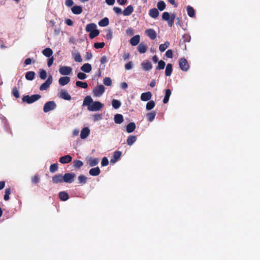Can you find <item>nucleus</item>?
<instances>
[{
    "label": "nucleus",
    "mask_w": 260,
    "mask_h": 260,
    "mask_svg": "<svg viewBox=\"0 0 260 260\" xmlns=\"http://www.w3.org/2000/svg\"><path fill=\"white\" fill-rule=\"evenodd\" d=\"M41 98V96L40 94H33L31 96L26 95L22 97V101L24 103L30 104L38 101Z\"/></svg>",
    "instance_id": "obj_1"
},
{
    "label": "nucleus",
    "mask_w": 260,
    "mask_h": 260,
    "mask_svg": "<svg viewBox=\"0 0 260 260\" xmlns=\"http://www.w3.org/2000/svg\"><path fill=\"white\" fill-rule=\"evenodd\" d=\"M56 107V104L53 101L47 102L45 104L43 107V111L45 113H47L50 111L55 109Z\"/></svg>",
    "instance_id": "obj_2"
},
{
    "label": "nucleus",
    "mask_w": 260,
    "mask_h": 260,
    "mask_svg": "<svg viewBox=\"0 0 260 260\" xmlns=\"http://www.w3.org/2000/svg\"><path fill=\"white\" fill-rule=\"evenodd\" d=\"M179 65L180 69L183 71H187L189 68V64L187 60L184 58H181L179 60Z\"/></svg>",
    "instance_id": "obj_3"
},
{
    "label": "nucleus",
    "mask_w": 260,
    "mask_h": 260,
    "mask_svg": "<svg viewBox=\"0 0 260 260\" xmlns=\"http://www.w3.org/2000/svg\"><path fill=\"white\" fill-rule=\"evenodd\" d=\"M104 107V104H102L99 101L93 102L89 107L87 108V109L90 111H97L100 110Z\"/></svg>",
    "instance_id": "obj_4"
},
{
    "label": "nucleus",
    "mask_w": 260,
    "mask_h": 260,
    "mask_svg": "<svg viewBox=\"0 0 260 260\" xmlns=\"http://www.w3.org/2000/svg\"><path fill=\"white\" fill-rule=\"evenodd\" d=\"M105 87L103 85H98L95 87L92 91L94 96L100 97L105 92Z\"/></svg>",
    "instance_id": "obj_5"
},
{
    "label": "nucleus",
    "mask_w": 260,
    "mask_h": 260,
    "mask_svg": "<svg viewBox=\"0 0 260 260\" xmlns=\"http://www.w3.org/2000/svg\"><path fill=\"white\" fill-rule=\"evenodd\" d=\"M75 177L76 174L74 173H66L63 175V182L72 183L74 182Z\"/></svg>",
    "instance_id": "obj_6"
},
{
    "label": "nucleus",
    "mask_w": 260,
    "mask_h": 260,
    "mask_svg": "<svg viewBox=\"0 0 260 260\" xmlns=\"http://www.w3.org/2000/svg\"><path fill=\"white\" fill-rule=\"evenodd\" d=\"M72 71V68L69 66H60L59 69V73L66 76L70 75Z\"/></svg>",
    "instance_id": "obj_7"
},
{
    "label": "nucleus",
    "mask_w": 260,
    "mask_h": 260,
    "mask_svg": "<svg viewBox=\"0 0 260 260\" xmlns=\"http://www.w3.org/2000/svg\"><path fill=\"white\" fill-rule=\"evenodd\" d=\"M52 83V77L49 75L47 80L43 83L40 87V90L41 91L47 90Z\"/></svg>",
    "instance_id": "obj_8"
},
{
    "label": "nucleus",
    "mask_w": 260,
    "mask_h": 260,
    "mask_svg": "<svg viewBox=\"0 0 260 260\" xmlns=\"http://www.w3.org/2000/svg\"><path fill=\"white\" fill-rule=\"evenodd\" d=\"M63 175L61 174H56L52 177V181L54 184L61 183L63 182Z\"/></svg>",
    "instance_id": "obj_9"
},
{
    "label": "nucleus",
    "mask_w": 260,
    "mask_h": 260,
    "mask_svg": "<svg viewBox=\"0 0 260 260\" xmlns=\"http://www.w3.org/2000/svg\"><path fill=\"white\" fill-rule=\"evenodd\" d=\"M141 66L143 70L147 71L151 70L152 65L150 61L145 60L141 63Z\"/></svg>",
    "instance_id": "obj_10"
},
{
    "label": "nucleus",
    "mask_w": 260,
    "mask_h": 260,
    "mask_svg": "<svg viewBox=\"0 0 260 260\" xmlns=\"http://www.w3.org/2000/svg\"><path fill=\"white\" fill-rule=\"evenodd\" d=\"M90 134V129L87 127H85L81 131L80 138L82 139H86Z\"/></svg>",
    "instance_id": "obj_11"
},
{
    "label": "nucleus",
    "mask_w": 260,
    "mask_h": 260,
    "mask_svg": "<svg viewBox=\"0 0 260 260\" xmlns=\"http://www.w3.org/2000/svg\"><path fill=\"white\" fill-rule=\"evenodd\" d=\"M152 97V93L150 91L143 92L141 95V100L142 101H149Z\"/></svg>",
    "instance_id": "obj_12"
},
{
    "label": "nucleus",
    "mask_w": 260,
    "mask_h": 260,
    "mask_svg": "<svg viewBox=\"0 0 260 260\" xmlns=\"http://www.w3.org/2000/svg\"><path fill=\"white\" fill-rule=\"evenodd\" d=\"M72 160V157L70 155H66L59 158V162L61 164H68Z\"/></svg>",
    "instance_id": "obj_13"
},
{
    "label": "nucleus",
    "mask_w": 260,
    "mask_h": 260,
    "mask_svg": "<svg viewBox=\"0 0 260 260\" xmlns=\"http://www.w3.org/2000/svg\"><path fill=\"white\" fill-rule=\"evenodd\" d=\"M146 34L152 40L156 38V32L153 29H148L145 30Z\"/></svg>",
    "instance_id": "obj_14"
},
{
    "label": "nucleus",
    "mask_w": 260,
    "mask_h": 260,
    "mask_svg": "<svg viewBox=\"0 0 260 260\" xmlns=\"http://www.w3.org/2000/svg\"><path fill=\"white\" fill-rule=\"evenodd\" d=\"M70 81V78L68 76L60 77L58 80L59 84L61 86L68 84Z\"/></svg>",
    "instance_id": "obj_15"
},
{
    "label": "nucleus",
    "mask_w": 260,
    "mask_h": 260,
    "mask_svg": "<svg viewBox=\"0 0 260 260\" xmlns=\"http://www.w3.org/2000/svg\"><path fill=\"white\" fill-rule=\"evenodd\" d=\"M93 103V101L91 97L89 95H87L84 99L83 106H87L88 107H89L90 106H91V104Z\"/></svg>",
    "instance_id": "obj_16"
},
{
    "label": "nucleus",
    "mask_w": 260,
    "mask_h": 260,
    "mask_svg": "<svg viewBox=\"0 0 260 260\" xmlns=\"http://www.w3.org/2000/svg\"><path fill=\"white\" fill-rule=\"evenodd\" d=\"M137 49L140 53H144L147 51L148 47L145 43L142 42L139 44Z\"/></svg>",
    "instance_id": "obj_17"
},
{
    "label": "nucleus",
    "mask_w": 260,
    "mask_h": 260,
    "mask_svg": "<svg viewBox=\"0 0 260 260\" xmlns=\"http://www.w3.org/2000/svg\"><path fill=\"white\" fill-rule=\"evenodd\" d=\"M121 156V152L119 151H116L114 152L112 158L110 160L111 163L116 162Z\"/></svg>",
    "instance_id": "obj_18"
},
{
    "label": "nucleus",
    "mask_w": 260,
    "mask_h": 260,
    "mask_svg": "<svg viewBox=\"0 0 260 260\" xmlns=\"http://www.w3.org/2000/svg\"><path fill=\"white\" fill-rule=\"evenodd\" d=\"M140 41V36L139 35H137L132 38L130 40L129 42L132 46H136L139 43Z\"/></svg>",
    "instance_id": "obj_19"
},
{
    "label": "nucleus",
    "mask_w": 260,
    "mask_h": 260,
    "mask_svg": "<svg viewBox=\"0 0 260 260\" xmlns=\"http://www.w3.org/2000/svg\"><path fill=\"white\" fill-rule=\"evenodd\" d=\"M59 97L62 99L68 101H70L71 99V97L70 94L64 90H61L60 91Z\"/></svg>",
    "instance_id": "obj_20"
},
{
    "label": "nucleus",
    "mask_w": 260,
    "mask_h": 260,
    "mask_svg": "<svg viewBox=\"0 0 260 260\" xmlns=\"http://www.w3.org/2000/svg\"><path fill=\"white\" fill-rule=\"evenodd\" d=\"M134 11V8L132 5H129L122 11V13L124 16L130 15Z\"/></svg>",
    "instance_id": "obj_21"
},
{
    "label": "nucleus",
    "mask_w": 260,
    "mask_h": 260,
    "mask_svg": "<svg viewBox=\"0 0 260 260\" xmlns=\"http://www.w3.org/2000/svg\"><path fill=\"white\" fill-rule=\"evenodd\" d=\"M100 173L101 170L98 167L92 168L89 171V174L92 176H98Z\"/></svg>",
    "instance_id": "obj_22"
},
{
    "label": "nucleus",
    "mask_w": 260,
    "mask_h": 260,
    "mask_svg": "<svg viewBox=\"0 0 260 260\" xmlns=\"http://www.w3.org/2000/svg\"><path fill=\"white\" fill-rule=\"evenodd\" d=\"M149 16L153 18H156L159 15V12L156 8H153L149 10Z\"/></svg>",
    "instance_id": "obj_23"
},
{
    "label": "nucleus",
    "mask_w": 260,
    "mask_h": 260,
    "mask_svg": "<svg viewBox=\"0 0 260 260\" xmlns=\"http://www.w3.org/2000/svg\"><path fill=\"white\" fill-rule=\"evenodd\" d=\"M91 66L89 63H84L81 67V71L85 73H89L91 71Z\"/></svg>",
    "instance_id": "obj_24"
},
{
    "label": "nucleus",
    "mask_w": 260,
    "mask_h": 260,
    "mask_svg": "<svg viewBox=\"0 0 260 260\" xmlns=\"http://www.w3.org/2000/svg\"><path fill=\"white\" fill-rule=\"evenodd\" d=\"M136 128V124L134 122H130L127 125L126 127V132L128 133H131L133 132Z\"/></svg>",
    "instance_id": "obj_25"
},
{
    "label": "nucleus",
    "mask_w": 260,
    "mask_h": 260,
    "mask_svg": "<svg viewBox=\"0 0 260 260\" xmlns=\"http://www.w3.org/2000/svg\"><path fill=\"white\" fill-rule=\"evenodd\" d=\"M35 73L33 71H28L25 73V77L26 80L32 81L34 79L35 77Z\"/></svg>",
    "instance_id": "obj_26"
},
{
    "label": "nucleus",
    "mask_w": 260,
    "mask_h": 260,
    "mask_svg": "<svg viewBox=\"0 0 260 260\" xmlns=\"http://www.w3.org/2000/svg\"><path fill=\"white\" fill-rule=\"evenodd\" d=\"M58 196L60 200L66 201L69 198L68 193L66 191H61L59 193Z\"/></svg>",
    "instance_id": "obj_27"
},
{
    "label": "nucleus",
    "mask_w": 260,
    "mask_h": 260,
    "mask_svg": "<svg viewBox=\"0 0 260 260\" xmlns=\"http://www.w3.org/2000/svg\"><path fill=\"white\" fill-rule=\"evenodd\" d=\"M114 121L116 124H120L123 121V116L120 114H116L114 116Z\"/></svg>",
    "instance_id": "obj_28"
},
{
    "label": "nucleus",
    "mask_w": 260,
    "mask_h": 260,
    "mask_svg": "<svg viewBox=\"0 0 260 260\" xmlns=\"http://www.w3.org/2000/svg\"><path fill=\"white\" fill-rule=\"evenodd\" d=\"M72 11L74 14H80L82 13L83 10L81 7L74 6L72 8Z\"/></svg>",
    "instance_id": "obj_29"
},
{
    "label": "nucleus",
    "mask_w": 260,
    "mask_h": 260,
    "mask_svg": "<svg viewBox=\"0 0 260 260\" xmlns=\"http://www.w3.org/2000/svg\"><path fill=\"white\" fill-rule=\"evenodd\" d=\"M171 94V91L169 89L165 90V95L163 99V103L167 104L169 102V98Z\"/></svg>",
    "instance_id": "obj_30"
},
{
    "label": "nucleus",
    "mask_w": 260,
    "mask_h": 260,
    "mask_svg": "<svg viewBox=\"0 0 260 260\" xmlns=\"http://www.w3.org/2000/svg\"><path fill=\"white\" fill-rule=\"evenodd\" d=\"M99 25L102 27L107 26L109 24V19L107 17H105L99 22Z\"/></svg>",
    "instance_id": "obj_31"
},
{
    "label": "nucleus",
    "mask_w": 260,
    "mask_h": 260,
    "mask_svg": "<svg viewBox=\"0 0 260 260\" xmlns=\"http://www.w3.org/2000/svg\"><path fill=\"white\" fill-rule=\"evenodd\" d=\"M96 29V25L95 23H90L86 25V31L87 32H91Z\"/></svg>",
    "instance_id": "obj_32"
},
{
    "label": "nucleus",
    "mask_w": 260,
    "mask_h": 260,
    "mask_svg": "<svg viewBox=\"0 0 260 260\" xmlns=\"http://www.w3.org/2000/svg\"><path fill=\"white\" fill-rule=\"evenodd\" d=\"M173 68L171 63H168L165 70V75L166 76H170L172 72Z\"/></svg>",
    "instance_id": "obj_33"
},
{
    "label": "nucleus",
    "mask_w": 260,
    "mask_h": 260,
    "mask_svg": "<svg viewBox=\"0 0 260 260\" xmlns=\"http://www.w3.org/2000/svg\"><path fill=\"white\" fill-rule=\"evenodd\" d=\"M136 140H137L136 136H129V137H128V138L127 139L126 143L128 145L131 146L136 141Z\"/></svg>",
    "instance_id": "obj_34"
},
{
    "label": "nucleus",
    "mask_w": 260,
    "mask_h": 260,
    "mask_svg": "<svg viewBox=\"0 0 260 260\" xmlns=\"http://www.w3.org/2000/svg\"><path fill=\"white\" fill-rule=\"evenodd\" d=\"M155 116L156 112L155 111H151L146 114L147 120L150 122L152 121L154 119Z\"/></svg>",
    "instance_id": "obj_35"
},
{
    "label": "nucleus",
    "mask_w": 260,
    "mask_h": 260,
    "mask_svg": "<svg viewBox=\"0 0 260 260\" xmlns=\"http://www.w3.org/2000/svg\"><path fill=\"white\" fill-rule=\"evenodd\" d=\"M186 10L187 14L189 17H193L195 16L194 10L191 6H188L186 8Z\"/></svg>",
    "instance_id": "obj_36"
},
{
    "label": "nucleus",
    "mask_w": 260,
    "mask_h": 260,
    "mask_svg": "<svg viewBox=\"0 0 260 260\" xmlns=\"http://www.w3.org/2000/svg\"><path fill=\"white\" fill-rule=\"evenodd\" d=\"M42 53L44 56L50 57L52 55L53 51L50 48H46L43 50Z\"/></svg>",
    "instance_id": "obj_37"
},
{
    "label": "nucleus",
    "mask_w": 260,
    "mask_h": 260,
    "mask_svg": "<svg viewBox=\"0 0 260 260\" xmlns=\"http://www.w3.org/2000/svg\"><path fill=\"white\" fill-rule=\"evenodd\" d=\"M99 162V159L98 158L90 157L89 159V164L90 167H94L97 165Z\"/></svg>",
    "instance_id": "obj_38"
},
{
    "label": "nucleus",
    "mask_w": 260,
    "mask_h": 260,
    "mask_svg": "<svg viewBox=\"0 0 260 260\" xmlns=\"http://www.w3.org/2000/svg\"><path fill=\"white\" fill-rule=\"evenodd\" d=\"M73 163V167L76 169H80L83 165V162L80 160H74Z\"/></svg>",
    "instance_id": "obj_39"
},
{
    "label": "nucleus",
    "mask_w": 260,
    "mask_h": 260,
    "mask_svg": "<svg viewBox=\"0 0 260 260\" xmlns=\"http://www.w3.org/2000/svg\"><path fill=\"white\" fill-rule=\"evenodd\" d=\"M78 183L81 184H85L87 182V177L83 175H81L78 177Z\"/></svg>",
    "instance_id": "obj_40"
},
{
    "label": "nucleus",
    "mask_w": 260,
    "mask_h": 260,
    "mask_svg": "<svg viewBox=\"0 0 260 260\" xmlns=\"http://www.w3.org/2000/svg\"><path fill=\"white\" fill-rule=\"evenodd\" d=\"M74 59L75 61L78 62H81L82 61V59L80 54L79 52H77L73 54Z\"/></svg>",
    "instance_id": "obj_41"
},
{
    "label": "nucleus",
    "mask_w": 260,
    "mask_h": 260,
    "mask_svg": "<svg viewBox=\"0 0 260 260\" xmlns=\"http://www.w3.org/2000/svg\"><path fill=\"white\" fill-rule=\"evenodd\" d=\"M112 105L114 109H118L121 106V102L117 100H113L112 101Z\"/></svg>",
    "instance_id": "obj_42"
},
{
    "label": "nucleus",
    "mask_w": 260,
    "mask_h": 260,
    "mask_svg": "<svg viewBox=\"0 0 260 260\" xmlns=\"http://www.w3.org/2000/svg\"><path fill=\"white\" fill-rule=\"evenodd\" d=\"M76 85L77 87H81L82 88H87L88 87V84L86 82H83L81 81H77L76 82Z\"/></svg>",
    "instance_id": "obj_43"
},
{
    "label": "nucleus",
    "mask_w": 260,
    "mask_h": 260,
    "mask_svg": "<svg viewBox=\"0 0 260 260\" xmlns=\"http://www.w3.org/2000/svg\"><path fill=\"white\" fill-rule=\"evenodd\" d=\"M170 43L169 42H166L164 44H160L159 47V49L161 52H164L169 46Z\"/></svg>",
    "instance_id": "obj_44"
},
{
    "label": "nucleus",
    "mask_w": 260,
    "mask_h": 260,
    "mask_svg": "<svg viewBox=\"0 0 260 260\" xmlns=\"http://www.w3.org/2000/svg\"><path fill=\"white\" fill-rule=\"evenodd\" d=\"M166 63L164 61L161 60L158 62V66L156 67V69L157 70H162L165 68Z\"/></svg>",
    "instance_id": "obj_45"
},
{
    "label": "nucleus",
    "mask_w": 260,
    "mask_h": 260,
    "mask_svg": "<svg viewBox=\"0 0 260 260\" xmlns=\"http://www.w3.org/2000/svg\"><path fill=\"white\" fill-rule=\"evenodd\" d=\"M157 7L160 11H163L166 8V4L164 1H159L157 3Z\"/></svg>",
    "instance_id": "obj_46"
},
{
    "label": "nucleus",
    "mask_w": 260,
    "mask_h": 260,
    "mask_svg": "<svg viewBox=\"0 0 260 260\" xmlns=\"http://www.w3.org/2000/svg\"><path fill=\"white\" fill-rule=\"evenodd\" d=\"M155 106V102L153 101H149L146 106V108L147 110H150L152 109Z\"/></svg>",
    "instance_id": "obj_47"
},
{
    "label": "nucleus",
    "mask_w": 260,
    "mask_h": 260,
    "mask_svg": "<svg viewBox=\"0 0 260 260\" xmlns=\"http://www.w3.org/2000/svg\"><path fill=\"white\" fill-rule=\"evenodd\" d=\"M11 194V188H8L5 189L4 199L5 201H8L10 199L9 196Z\"/></svg>",
    "instance_id": "obj_48"
},
{
    "label": "nucleus",
    "mask_w": 260,
    "mask_h": 260,
    "mask_svg": "<svg viewBox=\"0 0 260 260\" xmlns=\"http://www.w3.org/2000/svg\"><path fill=\"white\" fill-rule=\"evenodd\" d=\"M58 169V164L57 163H55V164H53L51 165V166H50L49 170H50V172L51 173H53L55 172L56 171H57Z\"/></svg>",
    "instance_id": "obj_49"
},
{
    "label": "nucleus",
    "mask_w": 260,
    "mask_h": 260,
    "mask_svg": "<svg viewBox=\"0 0 260 260\" xmlns=\"http://www.w3.org/2000/svg\"><path fill=\"white\" fill-rule=\"evenodd\" d=\"M39 76L41 79H45L47 77V73L44 69H40L39 71Z\"/></svg>",
    "instance_id": "obj_50"
},
{
    "label": "nucleus",
    "mask_w": 260,
    "mask_h": 260,
    "mask_svg": "<svg viewBox=\"0 0 260 260\" xmlns=\"http://www.w3.org/2000/svg\"><path fill=\"white\" fill-rule=\"evenodd\" d=\"M100 34V31L98 29H95L89 33V36L90 39H93L97 37Z\"/></svg>",
    "instance_id": "obj_51"
},
{
    "label": "nucleus",
    "mask_w": 260,
    "mask_h": 260,
    "mask_svg": "<svg viewBox=\"0 0 260 260\" xmlns=\"http://www.w3.org/2000/svg\"><path fill=\"white\" fill-rule=\"evenodd\" d=\"M12 93L13 96L16 99H18L20 97L19 92L16 87L13 88Z\"/></svg>",
    "instance_id": "obj_52"
},
{
    "label": "nucleus",
    "mask_w": 260,
    "mask_h": 260,
    "mask_svg": "<svg viewBox=\"0 0 260 260\" xmlns=\"http://www.w3.org/2000/svg\"><path fill=\"white\" fill-rule=\"evenodd\" d=\"M162 18L163 20H164L165 21H167L169 23V22H170V14L167 12H165L163 13L162 15Z\"/></svg>",
    "instance_id": "obj_53"
},
{
    "label": "nucleus",
    "mask_w": 260,
    "mask_h": 260,
    "mask_svg": "<svg viewBox=\"0 0 260 260\" xmlns=\"http://www.w3.org/2000/svg\"><path fill=\"white\" fill-rule=\"evenodd\" d=\"M103 83L106 86H111L112 85V80L109 77H105L103 80Z\"/></svg>",
    "instance_id": "obj_54"
},
{
    "label": "nucleus",
    "mask_w": 260,
    "mask_h": 260,
    "mask_svg": "<svg viewBox=\"0 0 260 260\" xmlns=\"http://www.w3.org/2000/svg\"><path fill=\"white\" fill-rule=\"evenodd\" d=\"M182 39L184 42H189L191 39V37L189 35L185 34L183 35Z\"/></svg>",
    "instance_id": "obj_55"
},
{
    "label": "nucleus",
    "mask_w": 260,
    "mask_h": 260,
    "mask_svg": "<svg viewBox=\"0 0 260 260\" xmlns=\"http://www.w3.org/2000/svg\"><path fill=\"white\" fill-rule=\"evenodd\" d=\"M175 14H172L171 15H170V22H169V25L171 27H172L174 24V20H175Z\"/></svg>",
    "instance_id": "obj_56"
},
{
    "label": "nucleus",
    "mask_w": 260,
    "mask_h": 260,
    "mask_svg": "<svg viewBox=\"0 0 260 260\" xmlns=\"http://www.w3.org/2000/svg\"><path fill=\"white\" fill-rule=\"evenodd\" d=\"M31 181L34 184H37L40 181V178L38 175H35L31 178Z\"/></svg>",
    "instance_id": "obj_57"
},
{
    "label": "nucleus",
    "mask_w": 260,
    "mask_h": 260,
    "mask_svg": "<svg viewBox=\"0 0 260 260\" xmlns=\"http://www.w3.org/2000/svg\"><path fill=\"white\" fill-rule=\"evenodd\" d=\"M105 43L104 42H101V43H95L94 44V47L96 49H100L103 48L105 46Z\"/></svg>",
    "instance_id": "obj_58"
},
{
    "label": "nucleus",
    "mask_w": 260,
    "mask_h": 260,
    "mask_svg": "<svg viewBox=\"0 0 260 260\" xmlns=\"http://www.w3.org/2000/svg\"><path fill=\"white\" fill-rule=\"evenodd\" d=\"M87 77V75L82 73V72H79V73H78L77 74V78L79 79H80V80H84Z\"/></svg>",
    "instance_id": "obj_59"
},
{
    "label": "nucleus",
    "mask_w": 260,
    "mask_h": 260,
    "mask_svg": "<svg viewBox=\"0 0 260 260\" xmlns=\"http://www.w3.org/2000/svg\"><path fill=\"white\" fill-rule=\"evenodd\" d=\"M109 164V161L108 158L106 157H104L103 158L101 162V165L103 167L107 166Z\"/></svg>",
    "instance_id": "obj_60"
},
{
    "label": "nucleus",
    "mask_w": 260,
    "mask_h": 260,
    "mask_svg": "<svg viewBox=\"0 0 260 260\" xmlns=\"http://www.w3.org/2000/svg\"><path fill=\"white\" fill-rule=\"evenodd\" d=\"M166 56L168 58H172L173 57V51L172 50H168L166 52Z\"/></svg>",
    "instance_id": "obj_61"
},
{
    "label": "nucleus",
    "mask_w": 260,
    "mask_h": 260,
    "mask_svg": "<svg viewBox=\"0 0 260 260\" xmlns=\"http://www.w3.org/2000/svg\"><path fill=\"white\" fill-rule=\"evenodd\" d=\"M133 67V62L132 61H129L127 63L125 64V69L126 70H131Z\"/></svg>",
    "instance_id": "obj_62"
},
{
    "label": "nucleus",
    "mask_w": 260,
    "mask_h": 260,
    "mask_svg": "<svg viewBox=\"0 0 260 260\" xmlns=\"http://www.w3.org/2000/svg\"><path fill=\"white\" fill-rule=\"evenodd\" d=\"M126 34L129 36H133L134 34V29L132 28H128L126 30Z\"/></svg>",
    "instance_id": "obj_63"
},
{
    "label": "nucleus",
    "mask_w": 260,
    "mask_h": 260,
    "mask_svg": "<svg viewBox=\"0 0 260 260\" xmlns=\"http://www.w3.org/2000/svg\"><path fill=\"white\" fill-rule=\"evenodd\" d=\"M94 121H97L102 119V115L100 114H96L93 115Z\"/></svg>",
    "instance_id": "obj_64"
}]
</instances>
